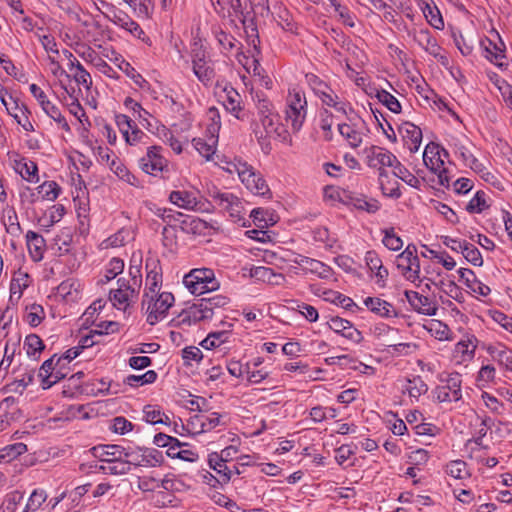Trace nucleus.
Returning a JSON list of instances; mask_svg holds the SVG:
<instances>
[{"instance_id": "21", "label": "nucleus", "mask_w": 512, "mask_h": 512, "mask_svg": "<svg viewBox=\"0 0 512 512\" xmlns=\"http://www.w3.org/2000/svg\"><path fill=\"white\" fill-rule=\"evenodd\" d=\"M169 200L174 205L179 208L185 210H201L202 204L201 201L198 200L196 194L194 192L186 191V190H177L172 191L169 195Z\"/></svg>"}, {"instance_id": "3", "label": "nucleus", "mask_w": 512, "mask_h": 512, "mask_svg": "<svg viewBox=\"0 0 512 512\" xmlns=\"http://www.w3.org/2000/svg\"><path fill=\"white\" fill-rule=\"evenodd\" d=\"M228 171L230 173L236 172L241 182L252 193L261 196L271 195L270 189L262 175L247 162L237 160L231 164V168Z\"/></svg>"}, {"instance_id": "64", "label": "nucleus", "mask_w": 512, "mask_h": 512, "mask_svg": "<svg viewBox=\"0 0 512 512\" xmlns=\"http://www.w3.org/2000/svg\"><path fill=\"white\" fill-rule=\"evenodd\" d=\"M384 238L382 240L385 247L390 250L397 251L403 246L402 239L394 232V228L384 230Z\"/></svg>"}, {"instance_id": "50", "label": "nucleus", "mask_w": 512, "mask_h": 512, "mask_svg": "<svg viewBox=\"0 0 512 512\" xmlns=\"http://www.w3.org/2000/svg\"><path fill=\"white\" fill-rule=\"evenodd\" d=\"M40 199L55 200L61 191L59 185L54 181H46L37 187Z\"/></svg>"}, {"instance_id": "6", "label": "nucleus", "mask_w": 512, "mask_h": 512, "mask_svg": "<svg viewBox=\"0 0 512 512\" xmlns=\"http://www.w3.org/2000/svg\"><path fill=\"white\" fill-rule=\"evenodd\" d=\"M124 456L130 470L132 465L135 467H157L164 462L162 452L155 448L125 447Z\"/></svg>"}, {"instance_id": "54", "label": "nucleus", "mask_w": 512, "mask_h": 512, "mask_svg": "<svg viewBox=\"0 0 512 512\" xmlns=\"http://www.w3.org/2000/svg\"><path fill=\"white\" fill-rule=\"evenodd\" d=\"M0 100L1 103L5 106L7 112L14 118L18 119L17 110H21L22 106H19V101L15 99L12 95H9L3 87L0 88Z\"/></svg>"}, {"instance_id": "16", "label": "nucleus", "mask_w": 512, "mask_h": 512, "mask_svg": "<svg viewBox=\"0 0 512 512\" xmlns=\"http://www.w3.org/2000/svg\"><path fill=\"white\" fill-rule=\"evenodd\" d=\"M223 93L222 98L225 109L238 120H244L246 115L243 111L241 95L232 86H226L223 89Z\"/></svg>"}, {"instance_id": "45", "label": "nucleus", "mask_w": 512, "mask_h": 512, "mask_svg": "<svg viewBox=\"0 0 512 512\" xmlns=\"http://www.w3.org/2000/svg\"><path fill=\"white\" fill-rule=\"evenodd\" d=\"M23 499L24 494L18 490H14L6 494L0 506V512H16Z\"/></svg>"}, {"instance_id": "62", "label": "nucleus", "mask_w": 512, "mask_h": 512, "mask_svg": "<svg viewBox=\"0 0 512 512\" xmlns=\"http://www.w3.org/2000/svg\"><path fill=\"white\" fill-rule=\"evenodd\" d=\"M464 258L470 262L474 266H481L483 264V259L480 251L473 244L467 242L464 245V250L462 252Z\"/></svg>"}, {"instance_id": "58", "label": "nucleus", "mask_w": 512, "mask_h": 512, "mask_svg": "<svg viewBox=\"0 0 512 512\" xmlns=\"http://www.w3.org/2000/svg\"><path fill=\"white\" fill-rule=\"evenodd\" d=\"M488 205L486 203V194L484 191H477L474 197L468 202L466 210L469 213H481Z\"/></svg>"}, {"instance_id": "4", "label": "nucleus", "mask_w": 512, "mask_h": 512, "mask_svg": "<svg viewBox=\"0 0 512 512\" xmlns=\"http://www.w3.org/2000/svg\"><path fill=\"white\" fill-rule=\"evenodd\" d=\"M449 156L448 152L440 145L431 142L427 144L423 153L425 166L438 177L441 186L449 187L451 178L448 169L444 166V158Z\"/></svg>"}, {"instance_id": "46", "label": "nucleus", "mask_w": 512, "mask_h": 512, "mask_svg": "<svg viewBox=\"0 0 512 512\" xmlns=\"http://www.w3.org/2000/svg\"><path fill=\"white\" fill-rule=\"evenodd\" d=\"M405 390L410 397L418 399L428 391V386L420 376H414L412 379L407 380Z\"/></svg>"}, {"instance_id": "35", "label": "nucleus", "mask_w": 512, "mask_h": 512, "mask_svg": "<svg viewBox=\"0 0 512 512\" xmlns=\"http://www.w3.org/2000/svg\"><path fill=\"white\" fill-rule=\"evenodd\" d=\"M55 359L56 354L45 360L39 369L38 377L41 380V387L43 389H49L54 385V381L51 376H54L55 365H58V363H55Z\"/></svg>"}, {"instance_id": "24", "label": "nucleus", "mask_w": 512, "mask_h": 512, "mask_svg": "<svg viewBox=\"0 0 512 512\" xmlns=\"http://www.w3.org/2000/svg\"><path fill=\"white\" fill-rule=\"evenodd\" d=\"M29 254L33 261H41L45 251L46 242L42 235L30 230L26 234Z\"/></svg>"}, {"instance_id": "41", "label": "nucleus", "mask_w": 512, "mask_h": 512, "mask_svg": "<svg viewBox=\"0 0 512 512\" xmlns=\"http://www.w3.org/2000/svg\"><path fill=\"white\" fill-rule=\"evenodd\" d=\"M110 169L117 175V177L132 186H138L139 181L120 160L113 159L110 163Z\"/></svg>"}, {"instance_id": "19", "label": "nucleus", "mask_w": 512, "mask_h": 512, "mask_svg": "<svg viewBox=\"0 0 512 512\" xmlns=\"http://www.w3.org/2000/svg\"><path fill=\"white\" fill-rule=\"evenodd\" d=\"M249 275L257 281H261L272 286H281L286 282V277L282 273H277L272 268L265 266L252 267Z\"/></svg>"}, {"instance_id": "15", "label": "nucleus", "mask_w": 512, "mask_h": 512, "mask_svg": "<svg viewBox=\"0 0 512 512\" xmlns=\"http://www.w3.org/2000/svg\"><path fill=\"white\" fill-rule=\"evenodd\" d=\"M327 324L331 330L354 343L358 344L363 340L362 333L357 328H355L350 321L346 319L334 316L329 319Z\"/></svg>"}, {"instance_id": "8", "label": "nucleus", "mask_w": 512, "mask_h": 512, "mask_svg": "<svg viewBox=\"0 0 512 512\" xmlns=\"http://www.w3.org/2000/svg\"><path fill=\"white\" fill-rule=\"evenodd\" d=\"M140 289L126 281V277L117 280V288L109 293V300L119 310H126L132 303L137 301Z\"/></svg>"}, {"instance_id": "22", "label": "nucleus", "mask_w": 512, "mask_h": 512, "mask_svg": "<svg viewBox=\"0 0 512 512\" xmlns=\"http://www.w3.org/2000/svg\"><path fill=\"white\" fill-rule=\"evenodd\" d=\"M350 121V124H338V131L352 148H357L363 141V133L356 122H353L352 119Z\"/></svg>"}, {"instance_id": "61", "label": "nucleus", "mask_w": 512, "mask_h": 512, "mask_svg": "<svg viewBox=\"0 0 512 512\" xmlns=\"http://www.w3.org/2000/svg\"><path fill=\"white\" fill-rule=\"evenodd\" d=\"M424 16L427 21L436 29H443L444 21L439 13V10L430 4H426L423 8Z\"/></svg>"}, {"instance_id": "12", "label": "nucleus", "mask_w": 512, "mask_h": 512, "mask_svg": "<svg viewBox=\"0 0 512 512\" xmlns=\"http://www.w3.org/2000/svg\"><path fill=\"white\" fill-rule=\"evenodd\" d=\"M365 162L370 168L391 167L396 156L389 150L379 147L370 146L364 149Z\"/></svg>"}, {"instance_id": "20", "label": "nucleus", "mask_w": 512, "mask_h": 512, "mask_svg": "<svg viewBox=\"0 0 512 512\" xmlns=\"http://www.w3.org/2000/svg\"><path fill=\"white\" fill-rule=\"evenodd\" d=\"M404 144L411 153L418 151L422 142V131L413 123L405 122L399 127Z\"/></svg>"}, {"instance_id": "29", "label": "nucleus", "mask_w": 512, "mask_h": 512, "mask_svg": "<svg viewBox=\"0 0 512 512\" xmlns=\"http://www.w3.org/2000/svg\"><path fill=\"white\" fill-rule=\"evenodd\" d=\"M488 354L497 361L500 365H503L508 370L512 371V350L502 344L489 346L487 348Z\"/></svg>"}, {"instance_id": "14", "label": "nucleus", "mask_w": 512, "mask_h": 512, "mask_svg": "<svg viewBox=\"0 0 512 512\" xmlns=\"http://www.w3.org/2000/svg\"><path fill=\"white\" fill-rule=\"evenodd\" d=\"M209 196L220 208L229 212L230 216H239L242 209V204L240 200L232 193L221 192L214 188L209 191Z\"/></svg>"}, {"instance_id": "2", "label": "nucleus", "mask_w": 512, "mask_h": 512, "mask_svg": "<svg viewBox=\"0 0 512 512\" xmlns=\"http://www.w3.org/2000/svg\"><path fill=\"white\" fill-rule=\"evenodd\" d=\"M285 120L290 123L293 133L301 130L307 116V99L300 89H289L286 97Z\"/></svg>"}, {"instance_id": "33", "label": "nucleus", "mask_w": 512, "mask_h": 512, "mask_svg": "<svg viewBox=\"0 0 512 512\" xmlns=\"http://www.w3.org/2000/svg\"><path fill=\"white\" fill-rule=\"evenodd\" d=\"M174 482L169 479H158L153 476H143L139 478L138 487L142 491L150 492L156 489L163 488L169 490L173 488Z\"/></svg>"}, {"instance_id": "9", "label": "nucleus", "mask_w": 512, "mask_h": 512, "mask_svg": "<svg viewBox=\"0 0 512 512\" xmlns=\"http://www.w3.org/2000/svg\"><path fill=\"white\" fill-rule=\"evenodd\" d=\"M31 94L36 98L42 110L52 118L55 122H57L64 130L69 131L70 127L65 117L62 115L60 108L49 101L46 93L36 84H31L30 87Z\"/></svg>"}, {"instance_id": "40", "label": "nucleus", "mask_w": 512, "mask_h": 512, "mask_svg": "<svg viewBox=\"0 0 512 512\" xmlns=\"http://www.w3.org/2000/svg\"><path fill=\"white\" fill-rule=\"evenodd\" d=\"M48 498L44 489L38 488L32 491L22 512H36Z\"/></svg>"}, {"instance_id": "55", "label": "nucleus", "mask_w": 512, "mask_h": 512, "mask_svg": "<svg viewBox=\"0 0 512 512\" xmlns=\"http://www.w3.org/2000/svg\"><path fill=\"white\" fill-rule=\"evenodd\" d=\"M118 68L123 71L129 78H131L140 88H144L148 84L142 75L138 73L136 69L126 60L121 59V62L118 64Z\"/></svg>"}, {"instance_id": "51", "label": "nucleus", "mask_w": 512, "mask_h": 512, "mask_svg": "<svg viewBox=\"0 0 512 512\" xmlns=\"http://www.w3.org/2000/svg\"><path fill=\"white\" fill-rule=\"evenodd\" d=\"M461 375L459 373H453L448 375L446 384L442 385L454 398V401H459L462 398L461 393Z\"/></svg>"}, {"instance_id": "18", "label": "nucleus", "mask_w": 512, "mask_h": 512, "mask_svg": "<svg viewBox=\"0 0 512 512\" xmlns=\"http://www.w3.org/2000/svg\"><path fill=\"white\" fill-rule=\"evenodd\" d=\"M106 18L113 22L115 25L129 31L137 38L144 35L141 27L136 23L127 13L122 10L115 9L113 13H106Z\"/></svg>"}, {"instance_id": "7", "label": "nucleus", "mask_w": 512, "mask_h": 512, "mask_svg": "<svg viewBox=\"0 0 512 512\" xmlns=\"http://www.w3.org/2000/svg\"><path fill=\"white\" fill-rule=\"evenodd\" d=\"M174 303V296L170 292H162L157 297L142 299V309L146 311L147 322L155 325L167 315L169 308Z\"/></svg>"}, {"instance_id": "63", "label": "nucleus", "mask_w": 512, "mask_h": 512, "mask_svg": "<svg viewBox=\"0 0 512 512\" xmlns=\"http://www.w3.org/2000/svg\"><path fill=\"white\" fill-rule=\"evenodd\" d=\"M73 79L78 85L84 86L87 90H89L92 85L90 73L85 70L79 61H76V72L73 75Z\"/></svg>"}, {"instance_id": "44", "label": "nucleus", "mask_w": 512, "mask_h": 512, "mask_svg": "<svg viewBox=\"0 0 512 512\" xmlns=\"http://www.w3.org/2000/svg\"><path fill=\"white\" fill-rule=\"evenodd\" d=\"M157 379V373L154 370H148L142 375H128L124 383L131 387H139L145 384H152Z\"/></svg>"}, {"instance_id": "52", "label": "nucleus", "mask_w": 512, "mask_h": 512, "mask_svg": "<svg viewBox=\"0 0 512 512\" xmlns=\"http://www.w3.org/2000/svg\"><path fill=\"white\" fill-rule=\"evenodd\" d=\"M124 270V261L120 258L114 257L108 263L106 273L104 277L100 280V283L105 284L110 280L114 279L116 276L121 274Z\"/></svg>"}, {"instance_id": "26", "label": "nucleus", "mask_w": 512, "mask_h": 512, "mask_svg": "<svg viewBox=\"0 0 512 512\" xmlns=\"http://www.w3.org/2000/svg\"><path fill=\"white\" fill-rule=\"evenodd\" d=\"M81 284L76 279H66L57 287V294L67 302L76 301L79 298Z\"/></svg>"}, {"instance_id": "59", "label": "nucleus", "mask_w": 512, "mask_h": 512, "mask_svg": "<svg viewBox=\"0 0 512 512\" xmlns=\"http://www.w3.org/2000/svg\"><path fill=\"white\" fill-rule=\"evenodd\" d=\"M320 128L324 132V139L326 141H331L333 138V134L331 131L332 125L334 123L333 121V114L327 110L326 108L322 109L320 111Z\"/></svg>"}, {"instance_id": "11", "label": "nucleus", "mask_w": 512, "mask_h": 512, "mask_svg": "<svg viewBox=\"0 0 512 512\" xmlns=\"http://www.w3.org/2000/svg\"><path fill=\"white\" fill-rule=\"evenodd\" d=\"M160 146H151L147 153L139 160L143 172L156 176L167 167V160L160 154Z\"/></svg>"}, {"instance_id": "10", "label": "nucleus", "mask_w": 512, "mask_h": 512, "mask_svg": "<svg viewBox=\"0 0 512 512\" xmlns=\"http://www.w3.org/2000/svg\"><path fill=\"white\" fill-rule=\"evenodd\" d=\"M413 39L427 53L435 57L443 66L447 67L449 65L448 57L441 54L442 48L438 45L437 40L431 35L428 29L414 30Z\"/></svg>"}, {"instance_id": "25", "label": "nucleus", "mask_w": 512, "mask_h": 512, "mask_svg": "<svg viewBox=\"0 0 512 512\" xmlns=\"http://www.w3.org/2000/svg\"><path fill=\"white\" fill-rule=\"evenodd\" d=\"M209 465L216 472L217 477L215 480L220 484H226L231 479L232 470L227 466L223 459H219V455L217 453H212L209 456ZM211 478H214L213 475L210 474Z\"/></svg>"}, {"instance_id": "39", "label": "nucleus", "mask_w": 512, "mask_h": 512, "mask_svg": "<svg viewBox=\"0 0 512 512\" xmlns=\"http://www.w3.org/2000/svg\"><path fill=\"white\" fill-rule=\"evenodd\" d=\"M30 285V276L28 273L21 271L20 269L15 273L11 284H10V292L11 298L14 295H18L20 298L23 294V291Z\"/></svg>"}, {"instance_id": "27", "label": "nucleus", "mask_w": 512, "mask_h": 512, "mask_svg": "<svg viewBox=\"0 0 512 512\" xmlns=\"http://www.w3.org/2000/svg\"><path fill=\"white\" fill-rule=\"evenodd\" d=\"M322 104L328 107H333L337 112L344 115L347 114V104L339 99V96L334 90L328 85L326 89L320 90L317 94Z\"/></svg>"}, {"instance_id": "38", "label": "nucleus", "mask_w": 512, "mask_h": 512, "mask_svg": "<svg viewBox=\"0 0 512 512\" xmlns=\"http://www.w3.org/2000/svg\"><path fill=\"white\" fill-rule=\"evenodd\" d=\"M24 349L29 357L39 359L41 352L45 349L42 339L36 334H29L24 340Z\"/></svg>"}, {"instance_id": "53", "label": "nucleus", "mask_w": 512, "mask_h": 512, "mask_svg": "<svg viewBox=\"0 0 512 512\" xmlns=\"http://www.w3.org/2000/svg\"><path fill=\"white\" fill-rule=\"evenodd\" d=\"M376 98L385 105L391 112L400 113L401 112V104L391 93L386 90H378L376 93Z\"/></svg>"}, {"instance_id": "17", "label": "nucleus", "mask_w": 512, "mask_h": 512, "mask_svg": "<svg viewBox=\"0 0 512 512\" xmlns=\"http://www.w3.org/2000/svg\"><path fill=\"white\" fill-rule=\"evenodd\" d=\"M364 305L375 315L381 318H396L399 316L394 305L379 297H367L364 299Z\"/></svg>"}, {"instance_id": "1", "label": "nucleus", "mask_w": 512, "mask_h": 512, "mask_svg": "<svg viewBox=\"0 0 512 512\" xmlns=\"http://www.w3.org/2000/svg\"><path fill=\"white\" fill-rule=\"evenodd\" d=\"M256 97V115L251 121V131L262 151L265 154L270 153L272 138L291 144L289 131L279 122L280 117L275 111L273 103L259 95Z\"/></svg>"}, {"instance_id": "23", "label": "nucleus", "mask_w": 512, "mask_h": 512, "mask_svg": "<svg viewBox=\"0 0 512 512\" xmlns=\"http://www.w3.org/2000/svg\"><path fill=\"white\" fill-rule=\"evenodd\" d=\"M124 453L125 447L116 444L100 445L93 448V454L105 464L113 460H119L120 457L125 458Z\"/></svg>"}, {"instance_id": "43", "label": "nucleus", "mask_w": 512, "mask_h": 512, "mask_svg": "<svg viewBox=\"0 0 512 512\" xmlns=\"http://www.w3.org/2000/svg\"><path fill=\"white\" fill-rule=\"evenodd\" d=\"M55 245L61 254H67L71 251L73 244V234L70 228H63L55 237Z\"/></svg>"}, {"instance_id": "42", "label": "nucleus", "mask_w": 512, "mask_h": 512, "mask_svg": "<svg viewBox=\"0 0 512 512\" xmlns=\"http://www.w3.org/2000/svg\"><path fill=\"white\" fill-rule=\"evenodd\" d=\"M99 470L110 475H124L130 472L126 458L122 457L119 460H113L105 465H101Z\"/></svg>"}, {"instance_id": "60", "label": "nucleus", "mask_w": 512, "mask_h": 512, "mask_svg": "<svg viewBox=\"0 0 512 512\" xmlns=\"http://www.w3.org/2000/svg\"><path fill=\"white\" fill-rule=\"evenodd\" d=\"M162 244L169 251L177 247V230L175 225H166L162 230Z\"/></svg>"}, {"instance_id": "37", "label": "nucleus", "mask_w": 512, "mask_h": 512, "mask_svg": "<svg viewBox=\"0 0 512 512\" xmlns=\"http://www.w3.org/2000/svg\"><path fill=\"white\" fill-rule=\"evenodd\" d=\"M207 228V223L197 217L186 216L180 221V229L188 234L201 235Z\"/></svg>"}, {"instance_id": "5", "label": "nucleus", "mask_w": 512, "mask_h": 512, "mask_svg": "<svg viewBox=\"0 0 512 512\" xmlns=\"http://www.w3.org/2000/svg\"><path fill=\"white\" fill-rule=\"evenodd\" d=\"M185 287L194 295H202L218 289L213 270L208 268L192 269L183 278Z\"/></svg>"}, {"instance_id": "57", "label": "nucleus", "mask_w": 512, "mask_h": 512, "mask_svg": "<svg viewBox=\"0 0 512 512\" xmlns=\"http://www.w3.org/2000/svg\"><path fill=\"white\" fill-rule=\"evenodd\" d=\"M146 269H149L146 276L147 283L161 284L162 282V269L158 260H151L146 262Z\"/></svg>"}, {"instance_id": "56", "label": "nucleus", "mask_w": 512, "mask_h": 512, "mask_svg": "<svg viewBox=\"0 0 512 512\" xmlns=\"http://www.w3.org/2000/svg\"><path fill=\"white\" fill-rule=\"evenodd\" d=\"M26 310V321L29 323L30 326L36 327L44 319L45 313L41 305L33 303L30 306H27Z\"/></svg>"}, {"instance_id": "13", "label": "nucleus", "mask_w": 512, "mask_h": 512, "mask_svg": "<svg viewBox=\"0 0 512 512\" xmlns=\"http://www.w3.org/2000/svg\"><path fill=\"white\" fill-rule=\"evenodd\" d=\"M404 295L415 312L426 316H435L437 314V304L429 297L424 296L417 291L410 290H406Z\"/></svg>"}, {"instance_id": "31", "label": "nucleus", "mask_w": 512, "mask_h": 512, "mask_svg": "<svg viewBox=\"0 0 512 512\" xmlns=\"http://www.w3.org/2000/svg\"><path fill=\"white\" fill-rule=\"evenodd\" d=\"M376 169L379 172L378 181L383 195L394 199L400 198L401 191L399 188V183L397 181H393V187L388 188V184L391 183V179L389 178L388 172L385 170V167Z\"/></svg>"}, {"instance_id": "28", "label": "nucleus", "mask_w": 512, "mask_h": 512, "mask_svg": "<svg viewBox=\"0 0 512 512\" xmlns=\"http://www.w3.org/2000/svg\"><path fill=\"white\" fill-rule=\"evenodd\" d=\"M347 201L358 210L368 213H376L380 209V203L376 199H367L365 196L356 193L347 195Z\"/></svg>"}, {"instance_id": "49", "label": "nucleus", "mask_w": 512, "mask_h": 512, "mask_svg": "<svg viewBox=\"0 0 512 512\" xmlns=\"http://www.w3.org/2000/svg\"><path fill=\"white\" fill-rule=\"evenodd\" d=\"M144 417L148 423L151 424H170V418L157 409L155 406L147 405L144 408Z\"/></svg>"}, {"instance_id": "32", "label": "nucleus", "mask_w": 512, "mask_h": 512, "mask_svg": "<svg viewBox=\"0 0 512 512\" xmlns=\"http://www.w3.org/2000/svg\"><path fill=\"white\" fill-rule=\"evenodd\" d=\"M376 169L379 172L378 181L383 195L394 199L400 198L401 191L399 188V183L397 181H393V187L388 188V184L391 183V179L389 178L388 172L385 170V167Z\"/></svg>"}, {"instance_id": "34", "label": "nucleus", "mask_w": 512, "mask_h": 512, "mask_svg": "<svg viewBox=\"0 0 512 512\" xmlns=\"http://www.w3.org/2000/svg\"><path fill=\"white\" fill-rule=\"evenodd\" d=\"M393 169V175L402 181H404L409 186L420 189L421 182L413 175L396 157L395 161L393 162V165L391 166Z\"/></svg>"}, {"instance_id": "30", "label": "nucleus", "mask_w": 512, "mask_h": 512, "mask_svg": "<svg viewBox=\"0 0 512 512\" xmlns=\"http://www.w3.org/2000/svg\"><path fill=\"white\" fill-rule=\"evenodd\" d=\"M15 170L28 182L37 183L39 181L38 167L34 161L26 159L16 161Z\"/></svg>"}, {"instance_id": "47", "label": "nucleus", "mask_w": 512, "mask_h": 512, "mask_svg": "<svg viewBox=\"0 0 512 512\" xmlns=\"http://www.w3.org/2000/svg\"><path fill=\"white\" fill-rule=\"evenodd\" d=\"M192 68L195 76L205 86H209L212 83L215 77V71L213 67L209 65V61L202 62L200 65Z\"/></svg>"}, {"instance_id": "36", "label": "nucleus", "mask_w": 512, "mask_h": 512, "mask_svg": "<svg viewBox=\"0 0 512 512\" xmlns=\"http://www.w3.org/2000/svg\"><path fill=\"white\" fill-rule=\"evenodd\" d=\"M274 19L277 24L285 31L297 33V25L289 11L281 5L274 7Z\"/></svg>"}, {"instance_id": "48", "label": "nucleus", "mask_w": 512, "mask_h": 512, "mask_svg": "<svg viewBox=\"0 0 512 512\" xmlns=\"http://www.w3.org/2000/svg\"><path fill=\"white\" fill-rule=\"evenodd\" d=\"M27 445L21 442L10 444L0 450V460L12 461L27 452Z\"/></svg>"}]
</instances>
